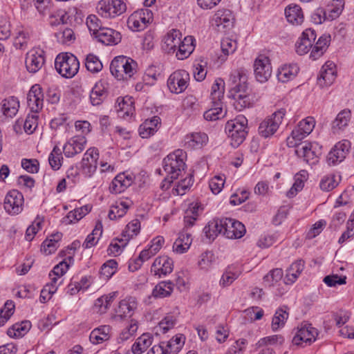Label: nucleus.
Instances as JSON below:
<instances>
[{
	"label": "nucleus",
	"instance_id": "nucleus-1",
	"mask_svg": "<svg viewBox=\"0 0 354 354\" xmlns=\"http://www.w3.org/2000/svg\"><path fill=\"white\" fill-rule=\"evenodd\" d=\"M185 157L186 153L181 149H178L164 158L162 167L167 174L165 178V182L170 184L178 178L181 171L185 168Z\"/></svg>",
	"mask_w": 354,
	"mask_h": 354
},
{
	"label": "nucleus",
	"instance_id": "nucleus-2",
	"mask_svg": "<svg viewBox=\"0 0 354 354\" xmlns=\"http://www.w3.org/2000/svg\"><path fill=\"white\" fill-rule=\"evenodd\" d=\"M239 84L230 88L228 97L234 100V106L239 111L250 107L252 104V98L250 95V89L248 84V76H241L239 79Z\"/></svg>",
	"mask_w": 354,
	"mask_h": 354
},
{
	"label": "nucleus",
	"instance_id": "nucleus-3",
	"mask_svg": "<svg viewBox=\"0 0 354 354\" xmlns=\"http://www.w3.org/2000/svg\"><path fill=\"white\" fill-rule=\"evenodd\" d=\"M247 129L248 120L243 115H239L226 123L225 131L234 147H239L244 141L248 134Z\"/></svg>",
	"mask_w": 354,
	"mask_h": 354
},
{
	"label": "nucleus",
	"instance_id": "nucleus-4",
	"mask_svg": "<svg viewBox=\"0 0 354 354\" xmlns=\"http://www.w3.org/2000/svg\"><path fill=\"white\" fill-rule=\"evenodd\" d=\"M137 63L130 57L118 56L110 64L111 74L118 80H127L136 72Z\"/></svg>",
	"mask_w": 354,
	"mask_h": 354
},
{
	"label": "nucleus",
	"instance_id": "nucleus-5",
	"mask_svg": "<svg viewBox=\"0 0 354 354\" xmlns=\"http://www.w3.org/2000/svg\"><path fill=\"white\" fill-rule=\"evenodd\" d=\"M55 66L62 77L71 78L78 72L80 63L74 55L66 53L56 57Z\"/></svg>",
	"mask_w": 354,
	"mask_h": 354
},
{
	"label": "nucleus",
	"instance_id": "nucleus-6",
	"mask_svg": "<svg viewBox=\"0 0 354 354\" xmlns=\"http://www.w3.org/2000/svg\"><path fill=\"white\" fill-rule=\"evenodd\" d=\"M185 337L183 334L174 336L167 342H160L154 345L147 354H177L183 347Z\"/></svg>",
	"mask_w": 354,
	"mask_h": 354
},
{
	"label": "nucleus",
	"instance_id": "nucleus-7",
	"mask_svg": "<svg viewBox=\"0 0 354 354\" xmlns=\"http://www.w3.org/2000/svg\"><path fill=\"white\" fill-rule=\"evenodd\" d=\"M286 115V110L281 109L269 118L263 120L259 124L258 132L259 134L265 138H269L274 135L278 129L279 124Z\"/></svg>",
	"mask_w": 354,
	"mask_h": 354
},
{
	"label": "nucleus",
	"instance_id": "nucleus-8",
	"mask_svg": "<svg viewBox=\"0 0 354 354\" xmlns=\"http://www.w3.org/2000/svg\"><path fill=\"white\" fill-rule=\"evenodd\" d=\"M126 4L121 0H101L97 6L99 15L104 18H114L126 11Z\"/></svg>",
	"mask_w": 354,
	"mask_h": 354
},
{
	"label": "nucleus",
	"instance_id": "nucleus-9",
	"mask_svg": "<svg viewBox=\"0 0 354 354\" xmlns=\"http://www.w3.org/2000/svg\"><path fill=\"white\" fill-rule=\"evenodd\" d=\"M189 74L185 70H176L167 80V87L170 92L175 94L182 93L189 85Z\"/></svg>",
	"mask_w": 354,
	"mask_h": 354
},
{
	"label": "nucleus",
	"instance_id": "nucleus-10",
	"mask_svg": "<svg viewBox=\"0 0 354 354\" xmlns=\"http://www.w3.org/2000/svg\"><path fill=\"white\" fill-rule=\"evenodd\" d=\"M153 20V13L148 8L138 10L134 12L128 19L127 24L133 31L144 30Z\"/></svg>",
	"mask_w": 354,
	"mask_h": 354
},
{
	"label": "nucleus",
	"instance_id": "nucleus-11",
	"mask_svg": "<svg viewBox=\"0 0 354 354\" xmlns=\"http://www.w3.org/2000/svg\"><path fill=\"white\" fill-rule=\"evenodd\" d=\"M23 194L16 189L10 191L4 199V209L10 215H17L23 209Z\"/></svg>",
	"mask_w": 354,
	"mask_h": 354
},
{
	"label": "nucleus",
	"instance_id": "nucleus-12",
	"mask_svg": "<svg viewBox=\"0 0 354 354\" xmlns=\"http://www.w3.org/2000/svg\"><path fill=\"white\" fill-rule=\"evenodd\" d=\"M254 72L256 80L264 83L272 75V66L269 58L263 55H259L254 63Z\"/></svg>",
	"mask_w": 354,
	"mask_h": 354
},
{
	"label": "nucleus",
	"instance_id": "nucleus-13",
	"mask_svg": "<svg viewBox=\"0 0 354 354\" xmlns=\"http://www.w3.org/2000/svg\"><path fill=\"white\" fill-rule=\"evenodd\" d=\"M45 53L40 48H32L26 55L25 64L27 71L31 73L38 72L45 63Z\"/></svg>",
	"mask_w": 354,
	"mask_h": 354
},
{
	"label": "nucleus",
	"instance_id": "nucleus-14",
	"mask_svg": "<svg viewBox=\"0 0 354 354\" xmlns=\"http://www.w3.org/2000/svg\"><path fill=\"white\" fill-rule=\"evenodd\" d=\"M223 234L228 239H239L245 233V225L234 219L223 218Z\"/></svg>",
	"mask_w": 354,
	"mask_h": 354
},
{
	"label": "nucleus",
	"instance_id": "nucleus-15",
	"mask_svg": "<svg viewBox=\"0 0 354 354\" xmlns=\"http://www.w3.org/2000/svg\"><path fill=\"white\" fill-rule=\"evenodd\" d=\"M351 149V142L347 140H343L337 142L330 150L327 156L329 165H335L344 160Z\"/></svg>",
	"mask_w": 354,
	"mask_h": 354
},
{
	"label": "nucleus",
	"instance_id": "nucleus-16",
	"mask_svg": "<svg viewBox=\"0 0 354 354\" xmlns=\"http://www.w3.org/2000/svg\"><path fill=\"white\" fill-rule=\"evenodd\" d=\"M136 308L137 303L134 297L125 298L120 301L118 308L115 310L113 319L115 321H121L123 319L131 317Z\"/></svg>",
	"mask_w": 354,
	"mask_h": 354
},
{
	"label": "nucleus",
	"instance_id": "nucleus-17",
	"mask_svg": "<svg viewBox=\"0 0 354 354\" xmlns=\"http://www.w3.org/2000/svg\"><path fill=\"white\" fill-rule=\"evenodd\" d=\"M27 102L30 111L35 114L42 109L44 94L40 85L35 84L31 87L28 93Z\"/></svg>",
	"mask_w": 354,
	"mask_h": 354
},
{
	"label": "nucleus",
	"instance_id": "nucleus-18",
	"mask_svg": "<svg viewBox=\"0 0 354 354\" xmlns=\"http://www.w3.org/2000/svg\"><path fill=\"white\" fill-rule=\"evenodd\" d=\"M336 76L335 65L330 62H326L320 70L317 84L322 88L330 86L335 80Z\"/></svg>",
	"mask_w": 354,
	"mask_h": 354
},
{
	"label": "nucleus",
	"instance_id": "nucleus-19",
	"mask_svg": "<svg viewBox=\"0 0 354 354\" xmlns=\"http://www.w3.org/2000/svg\"><path fill=\"white\" fill-rule=\"evenodd\" d=\"M317 335V330L308 325L299 328L295 333L292 343L297 346H303V344H310L315 340V335Z\"/></svg>",
	"mask_w": 354,
	"mask_h": 354
},
{
	"label": "nucleus",
	"instance_id": "nucleus-20",
	"mask_svg": "<svg viewBox=\"0 0 354 354\" xmlns=\"http://www.w3.org/2000/svg\"><path fill=\"white\" fill-rule=\"evenodd\" d=\"M174 269V263L171 259L168 257H158L153 261L151 272L159 277L166 276L171 273Z\"/></svg>",
	"mask_w": 354,
	"mask_h": 354
},
{
	"label": "nucleus",
	"instance_id": "nucleus-21",
	"mask_svg": "<svg viewBox=\"0 0 354 354\" xmlns=\"http://www.w3.org/2000/svg\"><path fill=\"white\" fill-rule=\"evenodd\" d=\"M315 39V31L310 28L306 29L295 44L296 52L301 55L306 54L312 48Z\"/></svg>",
	"mask_w": 354,
	"mask_h": 354
},
{
	"label": "nucleus",
	"instance_id": "nucleus-22",
	"mask_svg": "<svg viewBox=\"0 0 354 354\" xmlns=\"http://www.w3.org/2000/svg\"><path fill=\"white\" fill-rule=\"evenodd\" d=\"M86 142V139L83 136L71 138L63 147V152L65 156L72 158L81 153L85 148Z\"/></svg>",
	"mask_w": 354,
	"mask_h": 354
},
{
	"label": "nucleus",
	"instance_id": "nucleus-23",
	"mask_svg": "<svg viewBox=\"0 0 354 354\" xmlns=\"http://www.w3.org/2000/svg\"><path fill=\"white\" fill-rule=\"evenodd\" d=\"M215 25L218 31H224L225 29L231 28L234 22V17L230 10H219L214 17Z\"/></svg>",
	"mask_w": 354,
	"mask_h": 354
},
{
	"label": "nucleus",
	"instance_id": "nucleus-24",
	"mask_svg": "<svg viewBox=\"0 0 354 354\" xmlns=\"http://www.w3.org/2000/svg\"><path fill=\"white\" fill-rule=\"evenodd\" d=\"M95 37L104 45H116L122 39L121 34L112 28L104 27L100 30Z\"/></svg>",
	"mask_w": 354,
	"mask_h": 354
},
{
	"label": "nucleus",
	"instance_id": "nucleus-25",
	"mask_svg": "<svg viewBox=\"0 0 354 354\" xmlns=\"http://www.w3.org/2000/svg\"><path fill=\"white\" fill-rule=\"evenodd\" d=\"M133 183V178L124 173L118 174L109 186V191L114 194H120L129 187Z\"/></svg>",
	"mask_w": 354,
	"mask_h": 354
},
{
	"label": "nucleus",
	"instance_id": "nucleus-26",
	"mask_svg": "<svg viewBox=\"0 0 354 354\" xmlns=\"http://www.w3.org/2000/svg\"><path fill=\"white\" fill-rule=\"evenodd\" d=\"M295 153L304 158V160L310 165H314L318 162V155L313 149V145L310 142H304L301 146H298L295 149Z\"/></svg>",
	"mask_w": 354,
	"mask_h": 354
},
{
	"label": "nucleus",
	"instance_id": "nucleus-27",
	"mask_svg": "<svg viewBox=\"0 0 354 354\" xmlns=\"http://www.w3.org/2000/svg\"><path fill=\"white\" fill-rule=\"evenodd\" d=\"M107 84L105 82H97L90 93L91 102L93 106H98L102 103L107 96Z\"/></svg>",
	"mask_w": 354,
	"mask_h": 354
},
{
	"label": "nucleus",
	"instance_id": "nucleus-28",
	"mask_svg": "<svg viewBox=\"0 0 354 354\" xmlns=\"http://www.w3.org/2000/svg\"><path fill=\"white\" fill-rule=\"evenodd\" d=\"M181 40V32L176 29H172L164 38L163 50L168 53H174L177 46L180 45Z\"/></svg>",
	"mask_w": 354,
	"mask_h": 354
},
{
	"label": "nucleus",
	"instance_id": "nucleus-29",
	"mask_svg": "<svg viewBox=\"0 0 354 354\" xmlns=\"http://www.w3.org/2000/svg\"><path fill=\"white\" fill-rule=\"evenodd\" d=\"M160 118L153 116L150 120H146L139 128L140 136L142 138H147L153 135L160 126Z\"/></svg>",
	"mask_w": 354,
	"mask_h": 354
},
{
	"label": "nucleus",
	"instance_id": "nucleus-30",
	"mask_svg": "<svg viewBox=\"0 0 354 354\" xmlns=\"http://www.w3.org/2000/svg\"><path fill=\"white\" fill-rule=\"evenodd\" d=\"M99 158L97 149L95 148L88 149L84 155L81 162L83 169H87L88 172H93L97 168V161Z\"/></svg>",
	"mask_w": 354,
	"mask_h": 354
},
{
	"label": "nucleus",
	"instance_id": "nucleus-31",
	"mask_svg": "<svg viewBox=\"0 0 354 354\" xmlns=\"http://www.w3.org/2000/svg\"><path fill=\"white\" fill-rule=\"evenodd\" d=\"M19 102L15 97H10L1 103L0 112L3 116L12 118L18 112Z\"/></svg>",
	"mask_w": 354,
	"mask_h": 354
},
{
	"label": "nucleus",
	"instance_id": "nucleus-32",
	"mask_svg": "<svg viewBox=\"0 0 354 354\" xmlns=\"http://www.w3.org/2000/svg\"><path fill=\"white\" fill-rule=\"evenodd\" d=\"M287 21L292 25H299L304 21V14L298 5H290L285 9Z\"/></svg>",
	"mask_w": 354,
	"mask_h": 354
},
{
	"label": "nucleus",
	"instance_id": "nucleus-33",
	"mask_svg": "<svg viewBox=\"0 0 354 354\" xmlns=\"http://www.w3.org/2000/svg\"><path fill=\"white\" fill-rule=\"evenodd\" d=\"M299 70L298 66L295 64H285L279 68L277 78L281 82H287L296 77Z\"/></svg>",
	"mask_w": 354,
	"mask_h": 354
},
{
	"label": "nucleus",
	"instance_id": "nucleus-34",
	"mask_svg": "<svg viewBox=\"0 0 354 354\" xmlns=\"http://www.w3.org/2000/svg\"><path fill=\"white\" fill-rule=\"evenodd\" d=\"M194 38L192 36H187L182 41L180 45L177 46L176 57L178 59H184L189 56L193 52L194 46L193 44Z\"/></svg>",
	"mask_w": 354,
	"mask_h": 354
},
{
	"label": "nucleus",
	"instance_id": "nucleus-35",
	"mask_svg": "<svg viewBox=\"0 0 354 354\" xmlns=\"http://www.w3.org/2000/svg\"><path fill=\"white\" fill-rule=\"evenodd\" d=\"M351 118V112L348 109L341 111L332 122V130L334 133L344 129Z\"/></svg>",
	"mask_w": 354,
	"mask_h": 354
},
{
	"label": "nucleus",
	"instance_id": "nucleus-36",
	"mask_svg": "<svg viewBox=\"0 0 354 354\" xmlns=\"http://www.w3.org/2000/svg\"><path fill=\"white\" fill-rule=\"evenodd\" d=\"M223 219H213L204 227L203 232L209 241L214 240L218 234H223Z\"/></svg>",
	"mask_w": 354,
	"mask_h": 354
},
{
	"label": "nucleus",
	"instance_id": "nucleus-37",
	"mask_svg": "<svg viewBox=\"0 0 354 354\" xmlns=\"http://www.w3.org/2000/svg\"><path fill=\"white\" fill-rule=\"evenodd\" d=\"M153 342V337L149 333H144L136 339L132 345L131 351L133 354H142Z\"/></svg>",
	"mask_w": 354,
	"mask_h": 354
},
{
	"label": "nucleus",
	"instance_id": "nucleus-38",
	"mask_svg": "<svg viewBox=\"0 0 354 354\" xmlns=\"http://www.w3.org/2000/svg\"><path fill=\"white\" fill-rule=\"evenodd\" d=\"M174 283L171 281L159 282L153 288L152 295L156 298H164L171 295L174 290Z\"/></svg>",
	"mask_w": 354,
	"mask_h": 354
},
{
	"label": "nucleus",
	"instance_id": "nucleus-39",
	"mask_svg": "<svg viewBox=\"0 0 354 354\" xmlns=\"http://www.w3.org/2000/svg\"><path fill=\"white\" fill-rule=\"evenodd\" d=\"M208 137L205 133H194L185 138V145L190 148H200L207 143Z\"/></svg>",
	"mask_w": 354,
	"mask_h": 354
},
{
	"label": "nucleus",
	"instance_id": "nucleus-40",
	"mask_svg": "<svg viewBox=\"0 0 354 354\" xmlns=\"http://www.w3.org/2000/svg\"><path fill=\"white\" fill-rule=\"evenodd\" d=\"M109 326H102L92 330L89 336V339L93 344H100L109 339Z\"/></svg>",
	"mask_w": 354,
	"mask_h": 354
},
{
	"label": "nucleus",
	"instance_id": "nucleus-41",
	"mask_svg": "<svg viewBox=\"0 0 354 354\" xmlns=\"http://www.w3.org/2000/svg\"><path fill=\"white\" fill-rule=\"evenodd\" d=\"M225 91V82L221 79H216L212 86L210 97L213 104L218 105L223 98Z\"/></svg>",
	"mask_w": 354,
	"mask_h": 354
},
{
	"label": "nucleus",
	"instance_id": "nucleus-42",
	"mask_svg": "<svg viewBox=\"0 0 354 354\" xmlns=\"http://www.w3.org/2000/svg\"><path fill=\"white\" fill-rule=\"evenodd\" d=\"M31 328V323L29 321H23L21 323H16L9 328L7 331L8 336L11 337H19L24 336Z\"/></svg>",
	"mask_w": 354,
	"mask_h": 354
},
{
	"label": "nucleus",
	"instance_id": "nucleus-43",
	"mask_svg": "<svg viewBox=\"0 0 354 354\" xmlns=\"http://www.w3.org/2000/svg\"><path fill=\"white\" fill-rule=\"evenodd\" d=\"M288 313L282 308L276 310L272 321V329L274 331L283 327L288 318Z\"/></svg>",
	"mask_w": 354,
	"mask_h": 354
},
{
	"label": "nucleus",
	"instance_id": "nucleus-44",
	"mask_svg": "<svg viewBox=\"0 0 354 354\" xmlns=\"http://www.w3.org/2000/svg\"><path fill=\"white\" fill-rule=\"evenodd\" d=\"M156 253L152 250V249L149 247L148 249L143 250L139 254L138 257L134 261L133 263H130L129 266V268L131 271L137 270L140 268L142 264V263L145 261H147L151 257L154 256Z\"/></svg>",
	"mask_w": 354,
	"mask_h": 354
},
{
	"label": "nucleus",
	"instance_id": "nucleus-45",
	"mask_svg": "<svg viewBox=\"0 0 354 354\" xmlns=\"http://www.w3.org/2000/svg\"><path fill=\"white\" fill-rule=\"evenodd\" d=\"M118 111L123 113V117L127 115H132L135 111V108L133 106V100L131 97L125 96L120 101L118 100Z\"/></svg>",
	"mask_w": 354,
	"mask_h": 354
},
{
	"label": "nucleus",
	"instance_id": "nucleus-46",
	"mask_svg": "<svg viewBox=\"0 0 354 354\" xmlns=\"http://www.w3.org/2000/svg\"><path fill=\"white\" fill-rule=\"evenodd\" d=\"M116 292H112L107 295H103L99 297L95 302V308H98V312L101 314L105 313L113 302Z\"/></svg>",
	"mask_w": 354,
	"mask_h": 354
},
{
	"label": "nucleus",
	"instance_id": "nucleus-47",
	"mask_svg": "<svg viewBox=\"0 0 354 354\" xmlns=\"http://www.w3.org/2000/svg\"><path fill=\"white\" fill-rule=\"evenodd\" d=\"M199 205L196 204H192L191 207H189L185 212V214L184 216V223H185V228L187 229L188 227H190L194 225L195 221L197 219L198 217V211L199 209Z\"/></svg>",
	"mask_w": 354,
	"mask_h": 354
},
{
	"label": "nucleus",
	"instance_id": "nucleus-48",
	"mask_svg": "<svg viewBox=\"0 0 354 354\" xmlns=\"http://www.w3.org/2000/svg\"><path fill=\"white\" fill-rule=\"evenodd\" d=\"M307 136L308 135H304V133L297 127L292 130L291 136L288 137L286 140L287 145L289 147H296V149H297L298 146H301L304 144V142H300Z\"/></svg>",
	"mask_w": 354,
	"mask_h": 354
},
{
	"label": "nucleus",
	"instance_id": "nucleus-49",
	"mask_svg": "<svg viewBox=\"0 0 354 354\" xmlns=\"http://www.w3.org/2000/svg\"><path fill=\"white\" fill-rule=\"evenodd\" d=\"M85 66L88 71L96 73L102 69L103 65L96 55L89 54L85 59Z\"/></svg>",
	"mask_w": 354,
	"mask_h": 354
},
{
	"label": "nucleus",
	"instance_id": "nucleus-50",
	"mask_svg": "<svg viewBox=\"0 0 354 354\" xmlns=\"http://www.w3.org/2000/svg\"><path fill=\"white\" fill-rule=\"evenodd\" d=\"M55 37L57 41L62 44H69L75 39L73 30L68 28L57 31L55 33Z\"/></svg>",
	"mask_w": 354,
	"mask_h": 354
},
{
	"label": "nucleus",
	"instance_id": "nucleus-51",
	"mask_svg": "<svg viewBox=\"0 0 354 354\" xmlns=\"http://www.w3.org/2000/svg\"><path fill=\"white\" fill-rule=\"evenodd\" d=\"M140 230V222L138 219H134L129 222L125 230L122 232V236L125 238L126 241L136 236Z\"/></svg>",
	"mask_w": 354,
	"mask_h": 354
},
{
	"label": "nucleus",
	"instance_id": "nucleus-52",
	"mask_svg": "<svg viewBox=\"0 0 354 354\" xmlns=\"http://www.w3.org/2000/svg\"><path fill=\"white\" fill-rule=\"evenodd\" d=\"M62 160L63 157L61 149L57 146H55L48 157L50 167L54 170L59 169L62 165Z\"/></svg>",
	"mask_w": 354,
	"mask_h": 354
},
{
	"label": "nucleus",
	"instance_id": "nucleus-53",
	"mask_svg": "<svg viewBox=\"0 0 354 354\" xmlns=\"http://www.w3.org/2000/svg\"><path fill=\"white\" fill-rule=\"evenodd\" d=\"M118 263L114 259H110L105 262L101 267L100 274L105 279L111 278L116 272Z\"/></svg>",
	"mask_w": 354,
	"mask_h": 354
},
{
	"label": "nucleus",
	"instance_id": "nucleus-54",
	"mask_svg": "<svg viewBox=\"0 0 354 354\" xmlns=\"http://www.w3.org/2000/svg\"><path fill=\"white\" fill-rule=\"evenodd\" d=\"M88 212L89 210L87 206H83L69 212L66 216V218L68 220L69 223H75L86 215Z\"/></svg>",
	"mask_w": 354,
	"mask_h": 354
},
{
	"label": "nucleus",
	"instance_id": "nucleus-55",
	"mask_svg": "<svg viewBox=\"0 0 354 354\" xmlns=\"http://www.w3.org/2000/svg\"><path fill=\"white\" fill-rule=\"evenodd\" d=\"M219 103L220 102L218 103V105L214 104L215 107L211 108L204 113L203 116L206 120L214 121L224 116V114L223 113V109L221 106H219Z\"/></svg>",
	"mask_w": 354,
	"mask_h": 354
},
{
	"label": "nucleus",
	"instance_id": "nucleus-56",
	"mask_svg": "<svg viewBox=\"0 0 354 354\" xmlns=\"http://www.w3.org/2000/svg\"><path fill=\"white\" fill-rule=\"evenodd\" d=\"M214 260V255L212 252H205L201 255L198 266L201 269L207 270L212 266Z\"/></svg>",
	"mask_w": 354,
	"mask_h": 354
},
{
	"label": "nucleus",
	"instance_id": "nucleus-57",
	"mask_svg": "<svg viewBox=\"0 0 354 354\" xmlns=\"http://www.w3.org/2000/svg\"><path fill=\"white\" fill-rule=\"evenodd\" d=\"M86 25L90 32H92L95 37L99 33L100 30L104 28L100 20L95 15H89L87 17Z\"/></svg>",
	"mask_w": 354,
	"mask_h": 354
},
{
	"label": "nucleus",
	"instance_id": "nucleus-58",
	"mask_svg": "<svg viewBox=\"0 0 354 354\" xmlns=\"http://www.w3.org/2000/svg\"><path fill=\"white\" fill-rule=\"evenodd\" d=\"M176 323V316L168 314L160 322L158 328L163 333H166L169 329L172 328L175 326Z\"/></svg>",
	"mask_w": 354,
	"mask_h": 354
},
{
	"label": "nucleus",
	"instance_id": "nucleus-59",
	"mask_svg": "<svg viewBox=\"0 0 354 354\" xmlns=\"http://www.w3.org/2000/svg\"><path fill=\"white\" fill-rule=\"evenodd\" d=\"M221 48L223 53L225 55H228L236 50L237 44L236 41L226 37L222 39L221 42Z\"/></svg>",
	"mask_w": 354,
	"mask_h": 354
},
{
	"label": "nucleus",
	"instance_id": "nucleus-60",
	"mask_svg": "<svg viewBox=\"0 0 354 354\" xmlns=\"http://www.w3.org/2000/svg\"><path fill=\"white\" fill-rule=\"evenodd\" d=\"M338 183L335 180L334 175L324 176L320 182V188L323 191L329 192L336 187Z\"/></svg>",
	"mask_w": 354,
	"mask_h": 354
},
{
	"label": "nucleus",
	"instance_id": "nucleus-61",
	"mask_svg": "<svg viewBox=\"0 0 354 354\" xmlns=\"http://www.w3.org/2000/svg\"><path fill=\"white\" fill-rule=\"evenodd\" d=\"M315 125V119L312 117H307L306 118L300 121L297 125L300 130L304 133V135H309L313 130Z\"/></svg>",
	"mask_w": 354,
	"mask_h": 354
},
{
	"label": "nucleus",
	"instance_id": "nucleus-62",
	"mask_svg": "<svg viewBox=\"0 0 354 354\" xmlns=\"http://www.w3.org/2000/svg\"><path fill=\"white\" fill-rule=\"evenodd\" d=\"M37 114L28 115L24 122V129L28 134L32 133L37 127Z\"/></svg>",
	"mask_w": 354,
	"mask_h": 354
},
{
	"label": "nucleus",
	"instance_id": "nucleus-63",
	"mask_svg": "<svg viewBox=\"0 0 354 354\" xmlns=\"http://www.w3.org/2000/svg\"><path fill=\"white\" fill-rule=\"evenodd\" d=\"M225 183V178L220 176H215L209 183V187L213 194H217L221 192Z\"/></svg>",
	"mask_w": 354,
	"mask_h": 354
},
{
	"label": "nucleus",
	"instance_id": "nucleus-64",
	"mask_svg": "<svg viewBox=\"0 0 354 354\" xmlns=\"http://www.w3.org/2000/svg\"><path fill=\"white\" fill-rule=\"evenodd\" d=\"M284 341L283 337L281 335H272L269 337H266L263 338H261L258 341V342L256 344L257 347L260 348L261 346L268 345V344H281Z\"/></svg>",
	"mask_w": 354,
	"mask_h": 354
}]
</instances>
